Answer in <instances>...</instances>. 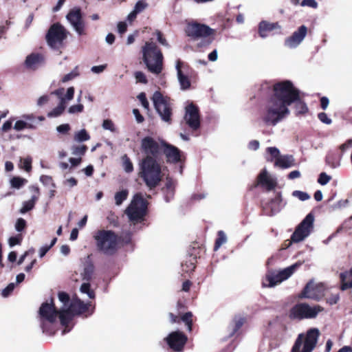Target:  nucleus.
Segmentation results:
<instances>
[{"instance_id":"aec40b11","label":"nucleus","mask_w":352,"mask_h":352,"mask_svg":"<svg viewBox=\"0 0 352 352\" xmlns=\"http://www.w3.org/2000/svg\"><path fill=\"white\" fill-rule=\"evenodd\" d=\"M319 334L318 329H311L307 331L302 352H311L314 349Z\"/></svg>"},{"instance_id":"423d86ee","label":"nucleus","mask_w":352,"mask_h":352,"mask_svg":"<svg viewBox=\"0 0 352 352\" xmlns=\"http://www.w3.org/2000/svg\"><path fill=\"white\" fill-rule=\"evenodd\" d=\"M38 314L41 320L43 331L49 335H53L54 329L52 327V324L58 317V309L54 303L53 298L51 299L50 303L47 302L42 303Z\"/></svg>"},{"instance_id":"9d476101","label":"nucleus","mask_w":352,"mask_h":352,"mask_svg":"<svg viewBox=\"0 0 352 352\" xmlns=\"http://www.w3.org/2000/svg\"><path fill=\"white\" fill-rule=\"evenodd\" d=\"M314 216L312 213H309L305 219L298 225L294 232L291 236L292 243H298L307 237L314 228Z\"/></svg>"},{"instance_id":"e2e57ef3","label":"nucleus","mask_w":352,"mask_h":352,"mask_svg":"<svg viewBox=\"0 0 352 352\" xmlns=\"http://www.w3.org/2000/svg\"><path fill=\"white\" fill-rule=\"evenodd\" d=\"M318 117L321 122L325 124H329L332 122L331 119L329 118L324 112H320L318 113Z\"/></svg>"},{"instance_id":"f704fd0d","label":"nucleus","mask_w":352,"mask_h":352,"mask_svg":"<svg viewBox=\"0 0 352 352\" xmlns=\"http://www.w3.org/2000/svg\"><path fill=\"white\" fill-rule=\"evenodd\" d=\"M293 162L292 156H280L275 160L274 165L281 168H287L293 165Z\"/></svg>"},{"instance_id":"79ce46f5","label":"nucleus","mask_w":352,"mask_h":352,"mask_svg":"<svg viewBox=\"0 0 352 352\" xmlns=\"http://www.w3.org/2000/svg\"><path fill=\"white\" fill-rule=\"evenodd\" d=\"M129 192L127 190H122L121 191L117 192L115 194V201L116 204L120 206L122 204V202L126 199L128 197Z\"/></svg>"},{"instance_id":"7c9ffc66","label":"nucleus","mask_w":352,"mask_h":352,"mask_svg":"<svg viewBox=\"0 0 352 352\" xmlns=\"http://www.w3.org/2000/svg\"><path fill=\"white\" fill-rule=\"evenodd\" d=\"M91 256L88 255L87 260L84 264L83 271L81 273L82 280L90 281L94 274L95 267L94 263L91 260Z\"/></svg>"},{"instance_id":"37998d69","label":"nucleus","mask_w":352,"mask_h":352,"mask_svg":"<svg viewBox=\"0 0 352 352\" xmlns=\"http://www.w3.org/2000/svg\"><path fill=\"white\" fill-rule=\"evenodd\" d=\"M27 179L20 177H13L10 179V185L12 188L19 189L21 188L25 183H27Z\"/></svg>"},{"instance_id":"13d9d810","label":"nucleus","mask_w":352,"mask_h":352,"mask_svg":"<svg viewBox=\"0 0 352 352\" xmlns=\"http://www.w3.org/2000/svg\"><path fill=\"white\" fill-rule=\"evenodd\" d=\"M78 75V72L76 70H74L71 72L70 73L65 75L63 78L61 79L62 82H67L72 79H74L75 77H76Z\"/></svg>"},{"instance_id":"39448f33","label":"nucleus","mask_w":352,"mask_h":352,"mask_svg":"<svg viewBox=\"0 0 352 352\" xmlns=\"http://www.w3.org/2000/svg\"><path fill=\"white\" fill-rule=\"evenodd\" d=\"M74 95V88L70 87L65 93L64 88H59L52 92L50 95H44L41 96L37 100V104L42 107L49 102L54 96L58 100V104L53 110H65L69 105V102L73 99Z\"/></svg>"},{"instance_id":"bb28decb","label":"nucleus","mask_w":352,"mask_h":352,"mask_svg":"<svg viewBox=\"0 0 352 352\" xmlns=\"http://www.w3.org/2000/svg\"><path fill=\"white\" fill-rule=\"evenodd\" d=\"M170 320L172 324L177 323L179 324L182 321L184 322L187 326L188 331H191L192 329V314L190 311L186 312L183 314L181 317L175 315L173 313H169Z\"/></svg>"},{"instance_id":"f3484780","label":"nucleus","mask_w":352,"mask_h":352,"mask_svg":"<svg viewBox=\"0 0 352 352\" xmlns=\"http://www.w3.org/2000/svg\"><path fill=\"white\" fill-rule=\"evenodd\" d=\"M307 34V28L304 25L300 26L290 36L285 38V46L290 49L297 47L302 42Z\"/></svg>"},{"instance_id":"4be33fe9","label":"nucleus","mask_w":352,"mask_h":352,"mask_svg":"<svg viewBox=\"0 0 352 352\" xmlns=\"http://www.w3.org/2000/svg\"><path fill=\"white\" fill-rule=\"evenodd\" d=\"M164 154L165 155L167 161L173 164H177L181 161V151L176 146L168 144L163 143Z\"/></svg>"},{"instance_id":"bf43d9fd","label":"nucleus","mask_w":352,"mask_h":352,"mask_svg":"<svg viewBox=\"0 0 352 352\" xmlns=\"http://www.w3.org/2000/svg\"><path fill=\"white\" fill-rule=\"evenodd\" d=\"M15 120L14 118H10L8 120L6 121L1 126L3 132H8L12 126V122Z\"/></svg>"},{"instance_id":"6e6d98bb","label":"nucleus","mask_w":352,"mask_h":352,"mask_svg":"<svg viewBox=\"0 0 352 352\" xmlns=\"http://www.w3.org/2000/svg\"><path fill=\"white\" fill-rule=\"evenodd\" d=\"M21 241H22V236L21 234H18L17 236H11L9 239L8 242H9V245L11 247H12V246H14L16 245L21 244Z\"/></svg>"},{"instance_id":"4c0bfd02","label":"nucleus","mask_w":352,"mask_h":352,"mask_svg":"<svg viewBox=\"0 0 352 352\" xmlns=\"http://www.w3.org/2000/svg\"><path fill=\"white\" fill-rule=\"evenodd\" d=\"M122 166L126 173H130L133 172V164L130 160V158L128 157L127 155H124L122 157Z\"/></svg>"},{"instance_id":"b1692460","label":"nucleus","mask_w":352,"mask_h":352,"mask_svg":"<svg viewBox=\"0 0 352 352\" xmlns=\"http://www.w3.org/2000/svg\"><path fill=\"white\" fill-rule=\"evenodd\" d=\"M184 120L186 124L192 131H195L200 128L201 116L199 111H186Z\"/></svg>"},{"instance_id":"4468645a","label":"nucleus","mask_w":352,"mask_h":352,"mask_svg":"<svg viewBox=\"0 0 352 352\" xmlns=\"http://www.w3.org/2000/svg\"><path fill=\"white\" fill-rule=\"evenodd\" d=\"M168 346L175 352L182 351L188 341V337L180 331L170 333L164 339Z\"/></svg>"},{"instance_id":"f8f14e48","label":"nucleus","mask_w":352,"mask_h":352,"mask_svg":"<svg viewBox=\"0 0 352 352\" xmlns=\"http://www.w3.org/2000/svg\"><path fill=\"white\" fill-rule=\"evenodd\" d=\"M185 32L188 36L196 40L210 36L214 30L206 25L192 21L187 23Z\"/></svg>"},{"instance_id":"58836bf2","label":"nucleus","mask_w":352,"mask_h":352,"mask_svg":"<svg viewBox=\"0 0 352 352\" xmlns=\"http://www.w3.org/2000/svg\"><path fill=\"white\" fill-rule=\"evenodd\" d=\"M227 241L226 236L223 231L220 230L217 232V237L215 240L214 250H218Z\"/></svg>"},{"instance_id":"5701e85b","label":"nucleus","mask_w":352,"mask_h":352,"mask_svg":"<svg viewBox=\"0 0 352 352\" xmlns=\"http://www.w3.org/2000/svg\"><path fill=\"white\" fill-rule=\"evenodd\" d=\"M152 99L155 110H171L170 98L163 96L160 91H155Z\"/></svg>"},{"instance_id":"2f4dec72","label":"nucleus","mask_w":352,"mask_h":352,"mask_svg":"<svg viewBox=\"0 0 352 352\" xmlns=\"http://www.w3.org/2000/svg\"><path fill=\"white\" fill-rule=\"evenodd\" d=\"M285 205V203L283 204V198L280 192H276L274 198L269 201V206L273 213L279 212Z\"/></svg>"},{"instance_id":"c756f323","label":"nucleus","mask_w":352,"mask_h":352,"mask_svg":"<svg viewBox=\"0 0 352 352\" xmlns=\"http://www.w3.org/2000/svg\"><path fill=\"white\" fill-rule=\"evenodd\" d=\"M340 289L346 291L352 289V267L340 274Z\"/></svg>"},{"instance_id":"c03bdc74","label":"nucleus","mask_w":352,"mask_h":352,"mask_svg":"<svg viewBox=\"0 0 352 352\" xmlns=\"http://www.w3.org/2000/svg\"><path fill=\"white\" fill-rule=\"evenodd\" d=\"M162 190H169L170 197H173L175 194V182L173 179L166 177L165 186L162 188Z\"/></svg>"},{"instance_id":"603ef678","label":"nucleus","mask_w":352,"mask_h":352,"mask_svg":"<svg viewBox=\"0 0 352 352\" xmlns=\"http://www.w3.org/2000/svg\"><path fill=\"white\" fill-rule=\"evenodd\" d=\"M26 221L23 218H19L16 220L15 228L18 232H22L26 228Z\"/></svg>"},{"instance_id":"393cba45","label":"nucleus","mask_w":352,"mask_h":352,"mask_svg":"<svg viewBox=\"0 0 352 352\" xmlns=\"http://www.w3.org/2000/svg\"><path fill=\"white\" fill-rule=\"evenodd\" d=\"M90 303H85L79 298L73 300L68 309L74 316H79L88 311Z\"/></svg>"},{"instance_id":"864d4df0","label":"nucleus","mask_w":352,"mask_h":352,"mask_svg":"<svg viewBox=\"0 0 352 352\" xmlns=\"http://www.w3.org/2000/svg\"><path fill=\"white\" fill-rule=\"evenodd\" d=\"M293 195L298 197L301 201H305L310 198V196L307 192L300 190L294 191Z\"/></svg>"},{"instance_id":"f03ea898","label":"nucleus","mask_w":352,"mask_h":352,"mask_svg":"<svg viewBox=\"0 0 352 352\" xmlns=\"http://www.w3.org/2000/svg\"><path fill=\"white\" fill-rule=\"evenodd\" d=\"M139 177L150 189H154L162 179L160 164L152 156H145L139 164Z\"/></svg>"},{"instance_id":"052dcab7","label":"nucleus","mask_w":352,"mask_h":352,"mask_svg":"<svg viewBox=\"0 0 352 352\" xmlns=\"http://www.w3.org/2000/svg\"><path fill=\"white\" fill-rule=\"evenodd\" d=\"M71 129L69 124H63L57 126L56 130L62 134H67Z\"/></svg>"},{"instance_id":"412c9836","label":"nucleus","mask_w":352,"mask_h":352,"mask_svg":"<svg viewBox=\"0 0 352 352\" xmlns=\"http://www.w3.org/2000/svg\"><path fill=\"white\" fill-rule=\"evenodd\" d=\"M290 111H266L262 116L263 121L266 125H275L278 122L287 118Z\"/></svg>"},{"instance_id":"4d7b16f0","label":"nucleus","mask_w":352,"mask_h":352,"mask_svg":"<svg viewBox=\"0 0 352 352\" xmlns=\"http://www.w3.org/2000/svg\"><path fill=\"white\" fill-rule=\"evenodd\" d=\"M135 78L138 82L146 84L147 79L145 74L142 72H136L135 73Z\"/></svg>"},{"instance_id":"09e8293b","label":"nucleus","mask_w":352,"mask_h":352,"mask_svg":"<svg viewBox=\"0 0 352 352\" xmlns=\"http://www.w3.org/2000/svg\"><path fill=\"white\" fill-rule=\"evenodd\" d=\"M302 334H299L296 340L294 346L292 348L291 352H300V347L302 343Z\"/></svg>"},{"instance_id":"1a4fd4ad","label":"nucleus","mask_w":352,"mask_h":352,"mask_svg":"<svg viewBox=\"0 0 352 352\" xmlns=\"http://www.w3.org/2000/svg\"><path fill=\"white\" fill-rule=\"evenodd\" d=\"M314 216L312 213H309L305 219L298 225L294 232L291 236L292 243H298L307 237L314 228Z\"/></svg>"},{"instance_id":"338daca9","label":"nucleus","mask_w":352,"mask_h":352,"mask_svg":"<svg viewBox=\"0 0 352 352\" xmlns=\"http://www.w3.org/2000/svg\"><path fill=\"white\" fill-rule=\"evenodd\" d=\"M162 119L166 122H170L172 116V111H157Z\"/></svg>"},{"instance_id":"f257e3e1","label":"nucleus","mask_w":352,"mask_h":352,"mask_svg":"<svg viewBox=\"0 0 352 352\" xmlns=\"http://www.w3.org/2000/svg\"><path fill=\"white\" fill-rule=\"evenodd\" d=\"M270 105L267 110H288L292 105L300 110H307V105L301 99L300 91L290 80H283L273 85Z\"/></svg>"},{"instance_id":"6e6552de","label":"nucleus","mask_w":352,"mask_h":352,"mask_svg":"<svg viewBox=\"0 0 352 352\" xmlns=\"http://www.w3.org/2000/svg\"><path fill=\"white\" fill-rule=\"evenodd\" d=\"M323 311L324 307L319 305L311 307L308 303L298 302L289 309L288 316L291 320L312 319L316 318Z\"/></svg>"},{"instance_id":"ddd939ff","label":"nucleus","mask_w":352,"mask_h":352,"mask_svg":"<svg viewBox=\"0 0 352 352\" xmlns=\"http://www.w3.org/2000/svg\"><path fill=\"white\" fill-rule=\"evenodd\" d=\"M325 287L323 283L315 284L314 281L309 280L298 295L299 298H309L314 300H319L324 296Z\"/></svg>"},{"instance_id":"8fccbe9b","label":"nucleus","mask_w":352,"mask_h":352,"mask_svg":"<svg viewBox=\"0 0 352 352\" xmlns=\"http://www.w3.org/2000/svg\"><path fill=\"white\" fill-rule=\"evenodd\" d=\"M331 179V177L328 175L326 173L322 172L319 175L318 182L324 186L326 185Z\"/></svg>"},{"instance_id":"0e129e2a","label":"nucleus","mask_w":352,"mask_h":352,"mask_svg":"<svg viewBox=\"0 0 352 352\" xmlns=\"http://www.w3.org/2000/svg\"><path fill=\"white\" fill-rule=\"evenodd\" d=\"M140 102L142 103L144 109L148 108V102L146 100V95L144 93H140L138 96Z\"/></svg>"},{"instance_id":"9b49d317","label":"nucleus","mask_w":352,"mask_h":352,"mask_svg":"<svg viewBox=\"0 0 352 352\" xmlns=\"http://www.w3.org/2000/svg\"><path fill=\"white\" fill-rule=\"evenodd\" d=\"M67 37V31L59 23L53 24L49 29L46 35L48 45L54 49H58L63 44V41Z\"/></svg>"},{"instance_id":"de8ad7c7","label":"nucleus","mask_w":352,"mask_h":352,"mask_svg":"<svg viewBox=\"0 0 352 352\" xmlns=\"http://www.w3.org/2000/svg\"><path fill=\"white\" fill-rule=\"evenodd\" d=\"M147 6L148 4L145 1L140 0L135 3L133 10H135V12L139 14L146 9Z\"/></svg>"},{"instance_id":"a18cd8bd","label":"nucleus","mask_w":352,"mask_h":352,"mask_svg":"<svg viewBox=\"0 0 352 352\" xmlns=\"http://www.w3.org/2000/svg\"><path fill=\"white\" fill-rule=\"evenodd\" d=\"M27 128L31 129L32 126L23 120H17L14 125V129L17 131H22Z\"/></svg>"},{"instance_id":"680f3d73","label":"nucleus","mask_w":352,"mask_h":352,"mask_svg":"<svg viewBox=\"0 0 352 352\" xmlns=\"http://www.w3.org/2000/svg\"><path fill=\"white\" fill-rule=\"evenodd\" d=\"M14 283H10L5 289H3L1 295L3 297H8L14 290Z\"/></svg>"},{"instance_id":"20e7f679","label":"nucleus","mask_w":352,"mask_h":352,"mask_svg":"<svg viewBox=\"0 0 352 352\" xmlns=\"http://www.w3.org/2000/svg\"><path fill=\"white\" fill-rule=\"evenodd\" d=\"M142 59L148 70L159 75L163 69V55L155 43L146 42L142 48Z\"/></svg>"},{"instance_id":"a211bd4d","label":"nucleus","mask_w":352,"mask_h":352,"mask_svg":"<svg viewBox=\"0 0 352 352\" xmlns=\"http://www.w3.org/2000/svg\"><path fill=\"white\" fill-rule=\"evenodd\" d=\"M277 186V182L272 178L266 169H263L258 175L254 187L261 186L267 191H271Z\"/></svg>"},{"instance_id":"49530a36","label":"nucleus","mask_w":352,"mask_h":352,"mask_svg":"<svg viewBox=\"0 0 352 352\" xmlns=\"http://www.w3.org/2000/svg\"><path fill=\"white\" fill-rule=\"evenodd\" d=\"M267 151L271 157L270 159H267L269 162H272L274 159L276 160L280 157L279 150L276 147H268Z\"/></svg>"},{"instance_id":"a878e982","label":"nucleus","mask_w":352,"mask_h":352,"mask_svg":"<svg viewBox=\"0 0 352 352\" xmlns=\"http://www.w3.org/2000/svg\"><path fill=\"white\" fill-rule=\"evenodd\" d=\"M30 189L34 194L30 200L23 202V206L20 210L21 213H25L32 210L35 206L36 202L39 198L40 189L38 186H32L30 187Z\"/></svg>"},{"instance_id":"2eb2a0df","label":"nucleus","mask_w":352,"mask_h":352,"mask_svg":"<svg viewBox=\"0 0 352 352\" xmlns=\"http://www.w3.org/2000/svg\"><path fill=\"white\" fill-rule=\"evenodd\" d=\"M66 18L78 35H83L85 34V25L82 20L80 8H74L72 9L67 14Z\"/></svg>"},{"instance_id":"c85d7f7f","label":"nucleus","mask_w":352,"mask_h":352,"mask_svg":"<svg viewBox=\"0 0 352 352\" xmlns=\"http://www.w3.org/2000/svg\"><path fill=\"white\" fill-rule=\"evenodd\" d=\"M182 65L183 63L179 60L177 61L175 67L180 88L182 90H186L190 88L191 83L188 77L184 74L182 70Z\"/></svg>"},{"instance_id":"c9c22d12","label":"nucleus","mask_w":352,"mask_h":352,"mask_svg":"<svg viewBox=\"0 0 352 352\" xmlns=\"http://www.w3.org/2000/svg\"><path fill=\"white\" fill-rule=\"evenodd\" d=\"M245 322V317L236 315L232 320V331L230 336H232L236 334Z\"/></svg>"},{"instance_id":"473e14b6","label":"nucleus","mask_w":352,"mask_h":352,"mask_svg":"<svg viewBox=\"0 0 352 352\" xmlns=\"http://www.w3.org/2000/svg\"><path fill=\"white\" fill-rule=\"evenodd\" d=\"M43 62V56L38 54H32L25 59V66L28 68L34 69Z\"/></svg>"},{"instance_id":"774afa93","label":"nucleus","mask_w":352,"mask_h":352,"mask_svg":"<svg viewBox=\"0 0 352 352\" xmlns=\"http://www.w3.org/2000/svg\"><path fill=\"white\" fill-rule=\"evenodd\" d=\"M23 168L27 172H30L32 170V160L30 158L23 160Z\"/></svg>"},{"instance_id":"6ab92c4d","label":"nucleus","mask_w":352,"mask_h":352,"mask_svg":"<svg viewBox=\"0 0 352 352\" xmlns=\"http://www.w3.org/2000/svg\"><path fill=\"white\" fill-rule=\"evenodd\" d=\"M296 267H297V265H294L283 270L275 276H267V279L269 281V285L270 287H273L277 283L287 279L294 272Z\"/></svg>"},{"instance_id":"a19ab883","label":"nucleus","mask_w":352,"mask_h":352,"mask_svg":"<svg viewBox=\"0 0 352 352\" xmlns=\"http://www.w3.org/2000/svg\"><path fill=\"white\" fill-rule=\"evenodd\" d=\"M88 149L87 146L85 144L82 145H74L72 147V154L74 155H78L81 157V156L84 155Z\"/></svg>"},{"instance_id":"69168bd1","label":"nucleus","mask_w":352,"mask_h":352,"mask_svg":"<svg viewBox=\"0 0 352 352\" xmlns=\"http://www.w3.org/2000/svg\"><path fill=\"white\" fill-rule=\"evenodd\" d=\"M301 6L316 8L318 6V3L316 0H302Z\"/></svg>"},{"instance_id":"dca6fc26","label":"nucleus","mask_w":352,"mask_h":352,"mask_svg":"<svg viewBox=\"0 0 352 352\" xmlns=\"http://www.w3.org/2000/svg\"><path fill=\"white\" fill-rule=\"evenodd\" d=\"M140 150L146 156L150 155L154 159L157 158L160 153L159 143L151 136H146L142 139Z\"/></svg>"},{"instance_id":"5fc2aeb1","label":"nucleus","mask_w":352,"mask_h":352,"mask_svg":"<svg viewBox=\"0 0 352 352\" xmlns=\"http://www.w3.org/2000/svg\"><path fill=\"white\" fill-rule=\"evenodd\" d=\"M102 127L106 130H109L112 132L116 131L113 122L109 119L104 120L102 123Z\"/></svg>"},{"instance_id":"72a5a7b5","label":"nucleus","mask_w":352,"mask_h":352,"mask_svg":"<svg viewBox=\"0 0 352 352\" xmlns=\"http://www.w3.org/2000/svg\"><path fill=\"white\" fill-rule=\"evenodd\" d=\"M74 316L72 315L69 309H63L58 310V317L60 319V324L63 326L67 327L70 321L73 319Z\"/></svg>"},{"instance_id":"cd10ccee","label":"nucleus","mask_w":352,"mask_h":352,"mask_svg":"<svg viewBox=\"0 0 352 352\" xmlns=\"http://www.w3.org/2000/svg\"><path fill=\"white\" fill-rule=\"evenodd\" d=\"M280 28L281 26L278 22L270 23L267 21H261L258 24V34L262 38H265L269 32Z\"/></svg>"},{"instance_id":"e433bc0d","label":"nucleus","mask_w":352,"mask_h":352,"mask_svg":"<svg viewBox=\"0 0 352 352\" xmlns=\"http://www.w3.org/2000/svg\"><path fill=\"white\" fill-rule=\"evenodd\" d=\"M90 135L86 129H82L77 131L74 136V141L77 142H82L87 141L90 139Z\"/></svg>"},{"instance_id":"7ed1b4c3","label":"nucleus","mask_w":352,"mask_h":352,"mask_svg":"<svg viewBox=\"0 0 352 352\" xmlns=\"http://www.w3.org/2000/svg\"><path fill=\"white\" fill-rule=\"evenodd\" d=\"M96 245L98 252L107 255H114L121 241V236L113 230H98L94 235Z\"/></svg>"},{"instance_id":"0eeeda50","label":"nucleus","mask_w":352,"mask_h":352,"mask_svg":"<svg viewBox=\"0 0 352 352\" xmlns=\"http://www.w3.org/2000/svg\"><path fill=\"white\" fill-rule=\"evenodd\" d=\"M148 202L140 194H136L125 210L129 220L135 223L144 220Z\"/></svg>"},{"instance_id":"ea45409f","label":"nucleus","mask_w":352,"mask_h":352,"mask_svg":"<svg viewBox=\"0 0 352 352\" xmlns=\"http://www.w3.org/2000/svg\"><path fill=\"white\" fill-rule=\"evenodd\" d=\"M80 291L83 294H87L90 298L94 299L95 298V292L91 289L89 281L83 283L80 286Z\"/></svg>"},{"instance_id":"3c124183","label":"nucleus","mask_w":352,"mask_h":352,"mask_svg":"<svg viewBox=\"0 0 352 352\" xmlns=\"http://www.w3.org/2000/svg\"><path fill=\"white\" fill-rule=\"evenodd\" d=\"M58 299L65 305H67L70 301L69 295L65 292H59L58 294Z\"/></svg>"}]
</instances>
